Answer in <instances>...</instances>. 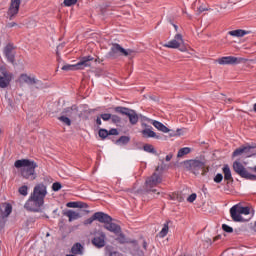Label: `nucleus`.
<instances>
[{"label":"nucleus","mask_w":256,"mask_h":256,"mask_svg":"<svg viewBox=\"0 0 256 256\" xmlns=\"http://www.w3.org/2000/svg\"><path fill=\"white\" fill-rule=\"evenodd\" d=\"M116 113H120L121 115H126L131 123V125H137L139 121V116L135 110H131L126 107L118 106L115 108Z\"/></svg>","instance_id":"obj_7"},{"label":"nucleus","mask_w":256,"mask_h":256,"mask_svg":"<svg viewBox=\"0 0 256 256\" xmlns=\"http://www.w3.org/2000/svg\"><path fill=\"white\" fill-rule=\"evenodd\" d=\"M21 7V0H11L8 9V17L11 20L19 13V8Z\"/></svg>","instance_id":"obj_14"},{"label":"nucleus","mask_w":256,"mask_h":256,"mask_svg":"<svg viewBox=\"0 0 256 256\" xmlns=\"http://www.w3.org/2000/svg\"><path fill=\"white\" fill-rule=\"evenodd\" d=\"M19 83H26V85H37V89H43V82L35 78V76H29L27 74H21L18 79Z\"/></svg>","instance_id":"obj_9"},{"label":"nucleus","mask_w":256,"mask_h":256,"mask_svg":"<svg viewBox=\"0 0 256 256\" xmlns=\"http://www.w3.org/2000/svg\"><path fill=\"white\" fill-rule=\"evenodd\" d=\"M253 171H255V173H256V166H254Z\"/></svg>","instance_id":"obj_56"},{"label":"nucleus","mask_w":256,"mask_h":256,"mask_svg":"<svg viewBox=\"0 0 256 256\" xmlns=\"http://www.w3.org/2000/svg\"><path fill=\"white\" fill-rule=\"evenodd\" d=\"M113 123H120L121 122V118L117 115H111V118Z\"/></svg>","instance_id":"obj_46"},{"label":"nucleus","mask_w":256,"mask_h":256,"mask_svg":"<svg viewBox=\"0 0 256 256\" xmlns=\"http://www.w3.org/2000/svg\"><path fill=\"white\" fill-rule=\"evenodd\" d=\"M13 212V206L11 204H3L0 206V225L1 223H5V219L11 215Z\"/></svg>","instance_id":"obj_15"},{"label":"nucleus","mask_w":256,"mask_h":256,"mask_svg":"<svg viewBox=\"0 0 256 256\" xmlns=\"http://www.w3.org/2000/svg\"><path fill=\"white\" fill-rule=\"evenodd\" d=\"M106 235L103 232H98L92 239V244L98 249H102L105 246Z\"/></svg>","instance_id":"obj_17"},{"label":"nucleus","mask_w":256,"mask_h":256,"mask_svg":"<svg viewBox=\"0 0 256 256\" xmlns=\"http://www.w3.org/2000/svg\"><path fill=\"white\" fill-rule=\"evenodd\" d=\"M170 198L172 199V201H178V203H181V201H183V195H181V193L179 192L173 193Z\"/></svg>","instance_id":"obj_32"},{"label":"nucleus","mask_w":256,"mask_h":256,"mask_svg":"<svg viewBox=\"0 0 256 256\" xmlns=\"http://www.w3.org/2000/svg\"><path fill=\"white\" fill-rule=\"evenodd\" d=\"M129 141H131V138H129V136H121L118 140L117 143L121 144V145H127V143H129Z\"/></svg>","instance_id":"obj_33"},{"label":"nucleus","mask_w":256,"mask_h":256,"mask_svg":"<svg viewBox=\"0 0 256 256\" xmlns=\"http://www.w3.org/2000/svg\"><path fill=\"white\" fill-rule=\"evenodd\" d=\"M96 124L97 125H101V117H97L96 118Z\"/></svg>","instance_id":"obj_52"},{"label":"nucleus","mask_w":256,"mask_h":256,"mask_svg":"<svg viewBox=\"0 0 256 256\" xmlns=\"http://www.w3.org/2000/svg\"><path fill=\"white\" fill-rule=\"evenodd\" d=\"M143 150L146 151V153H155V148L151 144L144 145Z\"/></svg>","instance_id":"obj_36"},{"label":"nucleus","mask_w":256,"mask_h":256,"mask_svg":"<svg viewBox=\"0 0 256 256\" xmlns=\"http://www.w3.org/2000/svg\"><path fill=\"white\" fill-rule=\"evenodd\" d=\"M77 3V0H64V5L66 7H71V5H75Z\"/></svg>","instance_id":"obj_43"},{"label":"nucleus","mask_w":256,"mask_h":256,"mask_svg":"<svg viewBox=\"0 0 256 256\" xmlns=\"http://www.w3.org/2000/svg\"><path fill=\"white\" fill-rule=\"evenodd\" d=\"M135 51L131 49H125L121 47V45L114 43L112 44L110 51L108 52V57L111 59H117V57L123 55L124 57H129L130 55H133Z\"/></svg>","instance_id":"obj_4"},{"label":"nucleus","mask_w":256,"mask_h":256,"mask_svg":"<svg viewBox=\"0 0 256 256\" xmlns=\"http://www.w3.org/2000/svg\"><path fill=\"white\" fill-rule=\"evenodd\" d=\"M191 153V148L189 147H184V148H181L179 151H178V154H177V157H183L185 155H189Z\"/></svg>","instance_id":"obj_28"},{"label":"nucleus","mask_w":256,"mask_h":256,"mask_svg":"<svg viewBox=\"0 0 256 256\" xmlns=\"http://www.w3.org/2000/svg\"><path fill=\"white\" fill-rule=\"evenodd\" d=\"M94 219H96V221H99V223H103L104 225L113 221V218L109 216V214H106L104 212L94 213Z\"/></svg>","instance_id":"obj_18"},{"label":"nucleus","mask_w":256,"mask_h":256,"mask_svg":"<svg viewBox=\"0 0 256 256\" xmlns=\"http://www.w3.org/2000/svg\"><path fill=\"white\" fill-rule=\"evenodd\" d=\"M167 233H169V224L165 223L162 230L159 232V237H167Z\"/></svg>","instance_id":"obj_31"},{"label":"nucleus","mask_w":256,"mask_h":256,"mask_svg":"<svg viewBox=\"0 0 256 256\" xmlns=\"http://www.w3.org/2000/svg\"><path fill=\"white\" fill-rule=\"evenodd\" d=\"M245 61L243 58H237L235 56H225L218 59L219 65H239Z\"/></svg>","instance_id":"obj_12"},{"label":"nucleus","mask_w":256,"mask_h":256,"mask_svg":"<svg viewBox=\"0 0 256 256\" xmlns=\"http://www.w3.org/2000/svg\"><path fill=\"white\" fill-rule=\"evenodd\" d=\"M204 11H207V7H205V6H200L199 8H198V13L200 14V13H203Z\"/></svg>","instance_id":"obj_49"},{"label":"nucleus","mask_w":256,"mask_h":256,"mask_svg":"<svg viewBox=\"0 0 256 256\" xmlns=\"http://www.w3.org/2000/svg\"><path fill=\"white\" fill-rule=\"evenodd\" d=\"M174 29H175V31H178L179 27L174 24Z\"/></svg>","instance_id":"obj_53"},{"label":"nucleus","mask_w":256,"mask_h":256,"mask_svg":"<svg viewBox=\"0 0 256 256\" xmlns=\"http://www.w3.org/2000/svg\"><path fill=\"white\" fill-rule=\"evenodd\" d=\"M79 113L77 106H72L63 110L62 115H65L69 119H75Z\"/></svg>","instance_id":"obj_20"},{"label":"nucleus","mask_w":256,"mask_h":256,"mask_svg":"<svg viewBox=\"0 0 256 256\" xmlns=\"http://www.w3.org/2000/svg\"><path fill=\"white\" fill-rule=\"evenodd\" d=\"M238 209H239V213L240 215H249V213H251V209L247 206L243 207L241 206V204H238Z\"/></svg>","instance_id":"obj_29"},{"label":"nucleus","mask_w":256,"mask_h":256,"mask_svg":"<svg viewBox=\"0 0 256 256\" xmlns=\"http://www.w3.org/2000/svg\"><path fill=\"white\" fill-rule=\"evenodd\" d=\"M252 149H254V147L250 145L241 146L233 152L232 157H239L241 155H244L245 157H253L254 153L251 152Z\"/></svg>","instance_id":"obj_13"},{"label":"nucleus","mask_w":256,"mask_h":256,"mask_svg":"<svg viewBox=\"0 0 256 256\" xmlns=\"http://www.w3.org/2000/svg\"><path fill=\"white\" fill-rule=\"evenodd\" d=\"M4 55L7 58V60L9 61V63H15V55L13 54V45L8 44L4 48Z\"/></svg>","instance_id":"obj_21"},{"label":"nucleus","mask_w":256,"mask_h":256,"mask_svg":"<svg viewBox=\"0 0 256 256\" xmlns=\"http://www.w3.org/2000/svg\"><path fill=\"white\" fill-rule=\"evenodd\" d=\"M117 241H119L123 245L127 243V238H125V235H123V233H119Z\"/></svg>","instance_id":"obj_37"},{"label":"nucleus","mask_w":256,"mask_h":256,"mask_svg":"<svg viewBox=\"0 0 256 256\" xmlns=\"http://www.w3.org/2000/svg\"><path fill=\"white\" fill-rule=\"evenodd\" d=\"M233 169L235 173L240 175V177H243L244 179H249L250 181H256V175L249 173L247 169H245V166L242 165L241 162L235 161L233 163Z\"/></svg>","instance_id":"obj_8"},{"label":"nucleus","mask_w":256,"mask_h":256,"mask_svg":"<svg viewBox=\"0 0 256 256\" xmlns=\"http://www.w3.org/2000/svg\"><path fill=\"white\" fill-rule=\"evenodd\" d=\"M98 135L101 139H107V137H109V131H107V129H100Z\"/></svg>","instance_id":"obj_35"},{"label":"nucleus","mask_w":256,"mask_h":256,"mask_svg":"<svg viewBox=\"0 0 256 256\" xmlns=\"http://www.w3.org/2000/svg\"><path fill=\"white\" fill-rule=\"evenodd\" d=\"M222 229H223V231H225V233H233V227H231L227 224H223Z\"/></svg>","instance_id":"obj_39"},{"label":"nucleus","mask_w":256,"mask_h":256,"mask_svg":"<svg viewBox=\"0 0 256 256\" xmlns=\"http://www.w3.org/2000/svg\"><path fill=\"white\" fill-rule=\"evenodd\" d=\"M254 227H256V222L254 223Z\"/></svg>","instance_id":"obj_59"},{"label":"nucleus","mask_w":256,"mask_h":256,"mask_svg":"<svg viewBox=\"0 0 256 256\" xmlns=\"http://www.w3.org/2000/svg\"><path fill=\"white\" fill-rule=\"evenodd\" d=\"M93 221H96L95 214H93L92 217L86 219L84 221V225H91L93 223Z\"/></svg>","instance_id":"obj_41"},{"label":"nucleus","mask_w":256,"mask_h":256,"mask_svg":"<svg viewBox=\"0 0 256 256\" xmlns=\"http://www.w3.org/2000/svg\"><path fill=\"white\" fill-rule=\"evenodd\" d=\"M228 35H231V37H245V35H249V31L245 30H232L228 32Z\"/></svg>","instance_id":"obj_26"},{"label":"nucleus","mask_w":256,"mask_h":256,"mask_svg":"<svg viewBox=\"0 0 256 256\" xmlns=\"http://www.w3.org/2000/svg\"><path fill=\"white\" fill-rule=\"evenodd\" d=\"M104 228H106L107 231H110V233H114L115 235H119V233H121V227L113 222L107 223L104 225Z\"/></svg>","instance_id":"obj_23"},{"label":"nucleus","mask_w":256,"mask_h":256,"mask_svg":"<svg viewBox=\"0 0 256 256\" xmlns=\"http://www.w3.org/2000/svg\"><path fill=\"white\" fill-rule=\"evenodd\" d=\"M222 171L224 173L225 181H231L233 179V176L231 174V168H229V165H225Z\"/></svg>","instance_id":"obj_27"},{"label":"nucleus","mask_w":256,"mask_h":256,"mask_svg":"<svg viewBox=\"0 0 256 256\" xmlns=\"http://www.w3.org/2000/svg\"><path fill=\"white\" fill-rule=\"evenodd\" d=\"M221 181H223V174H216V176L214 177V183H221Z\"/></svg>","instance_id":"obj_40"},{"label":"nucleus","mask_w":256,"mask_h":256,"mask_svg":"<svg viewBox=\"0 0 256 256\" xmlns=\"http://www.w3.org/2000/svg\"><path fill=\"white\" fill-rule=\"evenodd\" d=\"M195 199H197V194L193 193V194H191V195L187 198V202H188V203H193V201H195Z\"/></svg>","instance_id":"obj_44"},{"label":"nucleus","mask_w":256,"mask_h":256,"mask_svg":"<svg viewBox=\"0 0 256 256\" xmlns=\"http://www.w3.org/2000/svg\"><path fill=\"white\" fill-rule=\"evenodd\" d=\"M89 205L85 202H78V209H87Z\"/></svg>","instance_id":"obj_47"},{"label":"nucleus","mask_w":256,"mask_h":256,"mask_svg":"<svg viewBox=\"0 0 256 256\" xmlns=\"http://www.w3.org/2000/svg\"><path fill=\"white\" fill-rule=\"evenodd\" d=\"M62 187L63 186L59 182H55V183L52 184V190L53 191H61Z\"/></svg>","instance_id":"obj_38"},{"label":"nucleus","mask_w":256,"mask_h":256,"mask_svg":"<svg viewBox=\"0 0 256 256\" xmlns=\"http://www.w3.org/2000/svg\"><path fill=\"white\" fill-rule=\"evenodd\" d=\"M184 45L185 40L183 39V35L178 33L172 40L164 44L163 47H166L167 49H180V51L183 52L187 50Z\"/></svg>","instance_id":"obj_6"},{"label":"nucleus","mask_w":256,"mask_h":256,"mask_svg":"<svg viewBox=\"0 0 256 256\" xmlns=\"http://www.w3.org/2000/svg\"><path fill=\"white\" fill-rule=\"evenodd\" d=\"M186 167L189 169L194 175H199V171L205 169V163L201 160H188L186 161Z\"/></svg>","instance_id":"obj_10"},{"label":"nucleus","mask_w":256,"mask_h":256,"mask_svg":"<svg viewBox=\"0 0 256 256\" xmlns=\"http://www.w3.org/2000/svg\"><path fill=\"white\" fill-rule=\"evenodd\" d=\"M171 159H173V154H168L166 156V161H171Z\"/></svg>","instance_id":"obj_51"},{"label":"nucleus","mask_w":256,"mask_h":256,"mask_svg":"<svg viewBox=\"0 0 256 256\" xmlns=\"http://www.w3.org/2000/svg\"><path fill=\"white\" fill-rule=\"evenodd\" d=\"M161 181H163L161 175H159L157 172H154L153 175L148 177L145 181V191L150 195H154V197H159V195H161V191L155 187H157Z\"/></svg>","instance_id":"obj_3"},{"label":"nucleus","mask_w":256,"mask_h":256,"mask_svg":"<svg viewBox=\"0 0 256 256\" xmlns=\"http://www.w3.org/2000/svg\"><path fill=\"white\" fill-rule=\"evenodd\" d=\"M1 133H3V130H1V128H0V135H1Z\"/></svg>","instance_id":"obj_57"},{"label":"nucleus","mask_w":256,"mask_h":256,"mask_svg":"<svg viewBox=\"0 0 256 256\" xmlns=\"http://www.w3.org/2000/svg\"><path fill=\"white\" fill-rule=\"evenodd\" d=\"M84 247L81 243L77 242L75 243L71 248V253L73 255H83Z\"/></svg>","instance_id":"obj_25"},{"label":"nucleus","mask_w":256,"mask_h":256,"mask_svg":"<svg viewBox=\"0 0 256 256\" xmlns=\"http://www.w3.org/2000/svg\"><path fill=\"white\" fill-rule=\"evenodd\" d=\"M11 81H13V73L3 72L0 76V89H7L11 85Z\"/></svg>","instance_id":"obj_16"},{"label":"nucleus","mask_w":256,"mask_h":256,"mask_svg":"<svg viewBox=\"0 0 256 256\" xmlns=\"http://www.w3.org/2000/svg\"><path fill=\"white\" fill-rule=\"evenodd\" d=\"M18 192L20 193V195H23V197H27V195H29V187H27L26 185L21 186Z\"/></svg>","instance_id":"obj_34"},{"label":"nucleus","mask_w":256,"mask_h":256,"mask_svg":"<svg viewBox=\"0 0 256 256\" xmlns=\"http://www.w3.org/2000/svg\"><path fill=\"white\" fill-rule=\"evenodd\" d=\"M92 56L83 57L77 64H65L62 67V71H77V69H85V67H91Z\"/></svg>","instance_id":"obj_5"},{"label":"nucleus","mask_w":256,"mask_h":256,"mask_svg":"<svg viewBox=\"0 0 256 256\" xmlns=\"http://www.w3.org/2000/svg\"><path fill=\"white\" fill-rule=\"evenodd\" d=\"M66 206L70 209H78V202H68Z\"/></svg>","instance_id":"obj_42"},{"label":"nucleus","mask_w":256,"mask_h":256,"mask_svg":"<svg viewBox=\"0 0 256 256\" xmlns=\"http://www.w3.org/2000/svg\"><path fill=\"white\" fill-rule=\"evenodd\" d=\"M14 167L20 169L21 177L24 179H27L28 181H35V179H37V173H35L37 163L35 161L29 159L17 160L14 163Z\"/></svg>","instance_id":"obj_2"},{"label":"nucleus","mask_w":256,"mask_h":256,"mask_svg":"<svg viewBox=\"0 0 256 256\" xmlns=\"http://www.w3.org/2000/svg\"><path fill=\"white\" fill-rule=\"evenodd\" d=\"M142 127L144 129L141 131V133H142V137H144V139H161V136L157 135V133H155V131H153L152 126L142 123Z\"/></svg>","instance_id":"obj_11"},{"label":"nucleus","mask_w":256,"mask_h":256,"mask_svg":"<svg viewBox=\"0 0 256 256\" xmlns=\"http://www.w3.org/2000/svg\"><path fill=\"white\" fill-rule=\"evenodd\" d=\"M229 103H231V99H228Z\"/></svg>","instance_id":"obj_58"},{"label":"nucleus","mask_w":256,"mask_h":256,"mask_svg":"<svg viewBox=\"0 0 256 256\" xmlns=\"http://www.w3.org/2000/svg\"><path fill=\"white\" fill-rule=\"evenodd\" d=\"M45 197H47V186L43 183L37 184L24 205L25 209L34 213H41L43 205H45Z\"/></svg>","instance_id":"obj_1"},{"label":"nucleus","mask_w":256,"mask_h":256,"mask_svg":"<svg viewBox=\"0 0 256 256\" xmlns=\"http://www.w3.org/2000/svg\"><path fill=\"white\" fill-rule=\"evenodd\" d=\"M101 119H103V121H109V119H111V114H108V113H104V114H101Z\"/></svg>","instance_id":"obj_45"},{"label":"nucleus","mask_w":256,"mask_h":256,"mask_svg":"<svg viewBox=\"0 0 256 256\" xmlns=\"http://www.w3.org/2000/svg\"><path fill=\"white\" fill-rule=\"evenodd\" d=\"M15 26H17V23H15V22H10V23L7 24L6 27H8L9 29H11L12 27H15Z\"/></svg>","instance_id":"obj_50"},{"label":"nucleus","mask_w":256,"mask_h":256,"mask_svg":"<svg viewBox=\"0 0 256 256\" xmlns=\"http://www.w3.org/2000/svg\"><path fill=\"white\" fill-rule=\"evenodd\" d=\"M147 121H149V123H151L153 127H155L158 131H161L162 133H169V131H171L169 128H167V126L163 125V123L157 120L147 119Z\"/></svg>","instance_id":"obj_22"},{"label":"nucleus","mask_w":256,"mask_h":256,"mask_svg":"<svg viewBox=\"0 0 256 256\" xmlns=\"http://www.w3.org/2000/svg\"><path fill=\"white\" fill-rule=\"evenodd\" d=\"M108 135H119V131H117L115 128H112L108 131Z\"/></svg>","instance_id":"obj_48"},{"label":"nucleus","mask_w":256,"mask_h":256,"mask_svg":"<svg viewBox=\"0 0 256 256\" xmlns=\"http://www.w3.org/2000/svg\"><path fill=\"white\" fill-rule=\"evenodd\" d=\"M253 110L256 113V103L253 105Z\"/></svg>","instance_id":"obj_55"},{"label":"nucleus","mask_w":256,"mask_h":256,"mask_svg":"<svg viewBox=\"0 0 256 256\" xmlns=\"http://www.w3.org/2000/svg\"><path fill=\"white\" fill-rule=\"evenodd\" d=\"M65 217H68L69 222L71 221H77V219H80L81 214L79 212H75L74 210H68L64 213Z\"/></svg>","instance_id":"obj_24"},{"label":"nucleus","mask_w":256,"mask_h":256,"mask_svg":"<svg viewBox=\"0 0 256 256\" xmlns=\"http://www.w3.org/2000/svg\"><path fill=\"white\" fill-rule=\"evenodd\" d=\"M230 215L235 222L243 221V216H241V212H239V204L230 208Z\"/></svg>","instance_id":"obj_19"},{"label":"nucleus","mask_w":256,"mask_h":256,"mask_svg":"<svg viewBox=\"0 0 256 256\" xmlns=\"http://www.w3.org/2000/svg\"><path fill=\"white\" fill-rule=\"evenodd\" d=\"M58 119L61 121V123H64V125H67L68 127L71 126V119L65 114H62V116L58 117Z\"/></svg>","instance_id":"obj_30"},{"label":"nucleus","mask_w":256,"mask_h":256,"mask_svg":"<svg viewBox=\"0 0 256 256\" xmlns=\"http://www.w3.org/2000/svg\"><path fill=\"white\" fill-rule=\"evenodd\" d=\"M143 247L144 249H147V242H144Z\"/></svg>","instance_id":"obj_54"}]
</instances>
